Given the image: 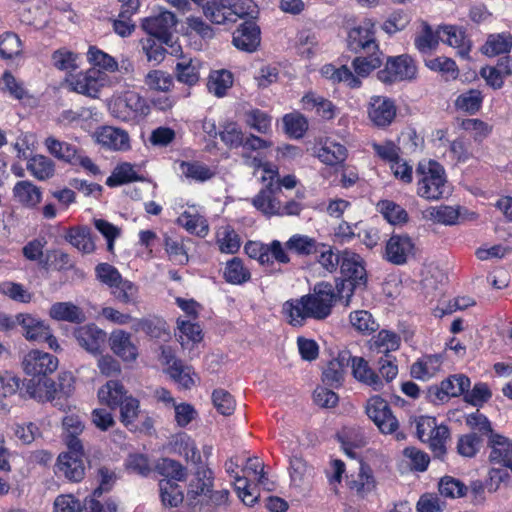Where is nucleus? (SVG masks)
Returning <instances> with one entry per match:
<instances>
[{"mask_svg": "<svg viewBox=\"0 0 512 512\" xmlns=\"http://www.w3.org/2000/svg\"><path fill=\"white\" fill-rule=\"evenodd\" d=\"M417 194L427 200H439L449 194L443 167L436 161L420 163L416 169Z\"/></svg>", "mask_w": 512, "mask_h": 512, "instance_id": "7ed1b4c3", "label": "nucleus"}, {"mask_svg": "<svg viewBox=\"0 0 512 512\" xmlns=\"http://www.w3.org/2000/svg\"><path fill=\"white\" fill-rule=\"evenodd\" d=\"M27 170L38 180H47L54 175L55 167L51 159L43 155L32 157L27 163Z\"/></svg>", "mask_w": 512, "mask_h": 512, "instance_id": "c03bdc74", "label": "nucleus"}, {"mask_svg": "<svg viewBox=\"0 0 512 512\" xmlns=\"http://www.w3.org/2000/svg\"><path fill=\"white\" fill-rule=\"evenodd\" d=\"M177 221L188 232L196 234L197 236L204 237L208 233L206 220L199 215H192L188 212H184L180 215Z\"/></svg>", "mask_w": 512, "mask_h": 512, "instance_id": "4d7b16f0", "label": "nucleus"}, {"mask_svg": "<svg viewBox=\"0 0 512 512\" xmlns=\"http://www.w3.org/2000/svg\"><path fill=\"white\" fill-rule=\"evenodd\" d=\"M159 490L162 504L166 507H177L183 501V493L180 486L173 480L162 479L159 481Z\"/></svg>", "mask_w": 512, "mask_h": 512, "instance_id": "a19ab883", "label": "nucleus"}, {"mask_svg": "<svg viewBox=\"0 0 512 512\" xmlns=\"http://www.w3.org/2000/svg\"><path fill=\"white\" fill-rule=\"evenodd\" d=\"M347 485L357 496L364 498L375 489L376 481L371 469L361 464L357 477L348 480Z\"/></svg>", "mask_w": 512, "mask_h": 512, "instance_id": "7c9ffc66", "label": "nucleus"}, {"mask_svg": "<svg viewBox=\"0 0 512 512\" xmlns=\"http://www.w3.org/2000/svg\"><path fill=\"white\" fill-rule=\"evenodd\" d=\"M58 394L56 383L48 377H32L24 384V396L38 402L53 401Z\"/></svg>", "mask_w": 512, "mask_h": 512, "instance_id": "2eb2a0df", "label": "nucleus"}, {"mask_svg": "<svg viewBox=\"0 0 512 512\" xmlns=\"http://www.w3.org/2000/svg\"><path fill=\"white\" fill-rule=\"evenodd\" d=\"M23 369L27 375L33 377H47L48 374L56 371L58 359L50 353L31 350L22 361Z\"/></svg>", "mask_w": 512, "mask_h": 512, "instance_id": "9d476101", "label": "nucleus"}, {"mask_svg": "<svg viewBox=\"0 0 512 512\" xmlns=\"http://www.w3.org/2000/svg\"><path fill=\"white\" fill-rule=\"evenodd\" d=\"M97 141L103 147L114 151L130 149V136L127 131L112 126H104L97 132Z\"/></svg>", "mask_w": 512, "mask_h": 512, "instance_id": "f3484780", "label": "nucleus"}, {"mask_svg": "<svg viewBox=\"0 0 512 512\" xmlns=\"http://www.w3.org/2000/svg\"><path fill=\"white\" fill-rule=\"evenodd\" d=\"M224 277L229 283L242 284L250 279V273L244 267L242 260L235 257L227 262Z\"/></svg>", "mask_w": 512, "mask_h": 512, "instance_id": "603ef678", "label": "nucleus"}, {"mask_svg": "<svg viewBox=\"0 0 512 512\" xmlns=\"http://www.w3.org/2000/svg\"><path fill=\"white\" fill-rule=\"evenodd\" d=\"M168 373L175 382L185 389H190L194 385L192 368L184 365L182 361H174L168 367Z\"/></svg>", "mask_w": 512, "mask_h": 512, "instance_id": "bf43d9fd", "label": "nucleus"}, {"mask_svg": "<svg viewBox=\"0 0 512 512\" xmlns=\"http://www.w3.org/2000/svg\"><path fill=\"white\" fill-rule=\"evenodd\" d=\"M176 24L175 14L170 11H163L158 15L145 18L141 26L147 34L156 38L160 43L171 45Z\"/></svg>", "mask_w": 512, "mask_h": 512, "instance_id": "423d86ee", "label": "nucleus"}, {"mask_svg": "<svg viewBox=\"0 0 512 512\" xmlns=\"http://www.w3.org/2000/svg\"><path fill=\"white\" fill-rule=\"evenodd\" d=\"M0 90L8 92L15 99L21 100L26 95L22 82L18 81L10 71H5L0 78Z\"/></svg>", "mask_w": 512, "mask_h": 512, "instance_id": "69168bd1", "label": "nucleus"}, {"mask_svg": "<svg viewBox=\"0 0 512 512\" xmlns=\"http://www.w3.org/2000/svg\"><path fill=\"white\" fill-rule=\"evenodd\" d=\"M65 240L82 253L94 251L95 244L90 235V229L83 226L71 227L65 234Z\"/></svg>", "mask_w": 512, "mask_h": 512, "instance_id": "72a5a7b5", "label": "nucleus"}, {"mask_svg": "<svg viewBox=\"0 0 512 512\" xmlns=\"http://www.w3.org/2000/svg\"><path fill=\"white\" fill-rule=\"evenodd\" d=\"M438 490L443 497L460 498L466 495L468 487L456 478L444 476L439 481Z\"/></svg>", "mask_w": 512, "mask_h": 512, "instance_id": "3c124183", "label": "nucleus"}, {"mask_svg": "<svg viewBox=\"0 0 512 512\" xmlns=\"http://www.w3.org/2000/svg\"><path fill=\"white\" fill-rule=\"evenodd\" d=\"M491 452L489 459L493 464H500L512 471V443L501 435H490Z\"/></svg>", "mask_w": 512, "mask_h": 512, "instance_id": "aec40b11", "label": "nucleus"}, {"mask_svg": "<svg viewBox=\"0 0 512 512\" xmlns=\"http://www.w3.org/2000/svg\"><path fill=\"white\" fill-rule=\"evenodd\" d=\"M111 295L120 303L137 304L138 287L123 277L110 288Z\"/></svg>", "mask_w": 512, "mask_h": 512, "instance_id": "e433bc0d", "label": "nucleus"}, {"mask_svg": "<svg viewBox=\"0 0 512 512\" xmlns=\"http://www.w3.org/2000/svg\"><path fill=\"white\" fill-rule=\"evenodd\" d=\"M369 54L368 57H356L353 60L352 66L358 76L366 77L371 71L381 66V53L370 52Z\"/></svg>", "mask_w": 512, "mask_h": 512, "instance_id": "680f3d73", "label": "nucleus"}, {"mask_svg": "<svg viewBox=\"0 0 512 512\" xmlns=\"http://www.w3.org/2000/svg\"><path fill=\"white\" fill-rule=\"evenodd\" d=\"M202 65V62L197 58L182 57L176 63L174 75L178 82L187 86H194L200 80Z\"/></svg>", "mask_w": 512, "mask_h": 512, "instance_id": "6ab92c4d", "label": "nucleus"}, {"mask_svg": "<svg viewBox=\"0 0 512 512\" xmlns=\"http://www.w3.org/2000/svg\"><path fill=\"white\" fill-rule=\"evenodd\" d=\"M482 100L483 97L479 90L470 89L457 97L455 105L460 110L474 114L480 109Z\"/></svg>", "mask_w": 512, "mask_h": 512, "instance_id": "864d4df0", "label": "nucleus"}, {"mask_svg": "<svg viewBox=\"0 0 512 512\" xmlns=\"http://www.w3.org/2000/svg\"><path fill=\"white\" fill-rule=\"evenodd\" d=\"M142 180L130 163H122L116 166L112 174L107 178L106 185L116 187L126 183Z\"/></svg>", "mask_w": 512, "mask_h": 512, "instance_id": "49530a36", "label": "nucleus"}, {"mask_svg": "<svg viewBox=\"0 0 512 512\" xmlns=\"http://www.w3.org/2000/svg\"><path fill=\"white\" fill-rule=\"evenodd\" d=\"M217 243L220 251L223 253L233 254L240 248V239L230 227H225L218 232Z\"/></svg>", "mask_w": 512, "mask_h": 512, "instance_id": "0e129e2a", "label": "nucleus"}, {"mask_svg": "<svg viewBox=\"0 0 512 512\" xmlns=\"http://www.w3.org/2000/svg\"><path fill=\"white\" fill-rule=\"evenodd\" d=\"M441 383L450 398L460 396L470 388V379L463 374L452 375Z\"/></svg>", "mask_w": 512, "mask_h": 512, "instance_id": "e2e57ef3", "label": "nucleus"}, {"mask_svg": "<svg viewBox=\"0 0 512 512\" xmlns=\"http://www.w3.org/2000/svg\"><path fill=\"white\" fill-rule=\"evenodd\" d=\"M512 48V35L510 33H499L490 35L485 45L482 47V52L493 57L499 54L508 53Z\"/></svg>", "mask_w": 512, "mask_h": 512, "instance_id": "58836bf2", "label": "nucleus"}, {"mask_svg": "<svg viewBox=\"0 0 512 512\" xmlns=\"http://www.w3.org/2000/svg\"><path fill=\"white\" fill-rule=\"evenodd\" d=\"M281 192L280 185L274 183L273 178L252 199L253 206L266 217L277 216L280 209V200L277 195Z\"/></svg>", "mask_w": 512, "mask_h": 512, "instance_id": "ddd939ff", "label": "nucleus"}, {"mask_svg": "<svg viewBox=\"0 0 512 512\" xmlns=\"http://www.w3.org/2000/svg\"><path fill=\"white\" fill-rule=\"evenodd\" d=\"M340 272L343 279L336 285L338 297L345 306H349L353 292L364 290L367 286L368 276L363 258L352 251H343Z\"/></svg>", "mask_w": 512, "mask_h": 512, "instance_id": "f03ea898", "label": "nucleus"}, {"mask_svg": "<svg viewBox=\"0 0 512 512\" xmlns=\"http://www.w3.org/2000/svg\"><path fill=\"white\" fill-rule=\"evenodd\" d=\"M285 247L300 256H308L318 252L319 244L311 237L296 234L286 242Z\"/></svg>", "mask_w": 512, "mask_h": 512, "instance_id": "a18cd8bd", "label": "nucleus"}, {"mask_svg": "<svg viewBox=\"0 0 512 512\" xmlns=\"http://www.w3.org/2000/svg\"><path fill=\"white\" fill-rule=\"evenodd\" d=\"M231 20L235 23L238 19L254 21L258 18L259 8L253 0H230Z\"/></svg>", "mask_w": 512, "mask_h": 512, "instance_id": "4c0bfd02", "label": "nucleus"}, {"mask_svg": "<svg viewBox=\"0 0 512 512\" xmlns=\"http://www.w3.org/2000/svg\"><path fill=\"white\" fill-rule=\"evenodd\" d=\"M49 316L57 321L81 324L86 321L84 311L72 302H56L49 309Z\"/></svg>", "mask_w": 512, "mask_h": 512, "instance_id": "393cba45", "label": "nucleus"}, {"mask_svg": "<svg viewBox=\"0 0 512 512\" xmlns=\"http://www.w3.org/2000/svg\"><path fill=\"white\" fill-rule=\"evenodd\" d=\"M111 113L124 122H135L150 113V106L139 93L127 91L117 97L111 105Z\"/></svg>", "mask_w": 512, "mask_h": 512, "instance_id": "20e7f679", "label": "nucleus"}, {"mask_svg": "<svg viewBox=\"0 0 512 512\" xmlns=\"http://www.w3.org/2000/svg\"><path fill=\"white\" fill-rule=\"evenodd\" d=\"M213 487V472L204 465L197 467L194 478L190 481L187 495L195 499L201 495H207Z\"/></svg>", "mask_w": 512, "mask_h": 512, "instance_id": "cd10ccee", "label": "nucleus"}, {"mask_svg": "<svg viewBox=\"0 0 512 512\" xmlns=\"http://www.w3.org/2000/svg\"><path fill=\"white\" fill-rule=\"evenodd\" d=\"M58 473L71 482H80L85 475L84 460L70 454H60L57 460Z\"/></svg>", "mask_w": 512, "mask_h": 512, "instance_id": "4be33fe9", "label": "nucleus"}, {"mask_svg": "<svg viewBox=\"0 0 512 512\" xmlns=\"http://www.w3.org/2000/svg\"><path fill=\"white\" fill-rule=\"evenodd\" d=\"M283 124L288 135L301 138L308 129L307 119L300 113H290L283 117Z\"/></svg>", "mask_w": 512, "mask_h": 512, "instance_id": "5fc2aeb1", "label": "nucleus"}, {"mask_svg": "<svg viewBox=\"0 0 512 512\" xmlns=\"http://www.w3.org/2000/svg\"><path fill=\"white\" fill-rule=\"evenodd\" d=\"M347 47L350 51L379 52L375 41L374 24L370 20H364L358 26L349 30L347 36Z\"/></svg>", "mask_w": 512, "mask_h": 512, "instance_id": "6e6552de", "label": "nucleus"}, {"mask_svg": "<svg viewBox=\"0 0 512 512\" xmlns=\"http://www.w3.org/2000/svg\"><path fill=\"white\" fill-rule=\"evenodd\" d=\"M104 74L98 69H89L69 80L70 88L80 94L96 98L103 86Z\"/></svg>", "mask_w": 512, "mask_h": 512, "instance_id": "f8f14e48", "label": "nucleus"}, {"mask_svg": "<svg viewBox=\"0 0 512 512\" xmlns=\"http://www.w3.org/2000/svg\"><path fill=\"white\" fill-rule=\"evenodd\" d=\"M401 343L400 336L389 330H381L370 341V349L382 356L391 355L390 352L399 349Z\"/></svg>", "mask_w": 512, "mask_h": 512, "instance_id": "c756f323", "label": "nucleus"}, {"mask_svg": "<svg viewBox=\"0 0 512 512\" xmlns=\"http://www.w3.org/2000/svg\"><path fill=\"white\" fill-rule=\"evenodd\" d=\"M321 71L326 78L331 79L333 82H344L350 88H358L361 85L360 79L345 65L335 68L333 65L328 64L324 65Z\"/></svg>", "mask_w": 512, "mask_h": 512, "instance_id": "ea45409f", "label": "nucleus"}, {"mask_svg": "<svg viewBox=\"0 0 512 512\" xmlns=\"http://www.w3.org/2000/svg\"><path fill=\"white\" fill-rule=\"evenodd\" d=\"M352 373L358 381L372 386L374 390H378L382 386L380 377L369 367L368 362L362 357H355L353 359Z\"/></svg>", "mask_w": 512, "mask_h": 512, "instance_id": "c9c22d12", "label": "nucleus"}, {"mask_svg": "<svg viewBox=\"0 0 512 512\" xmlns=\"http://www.w3.org/2000/svg\"><path fill=\"white\" fill-rule=\"evenodd\" d=\"M111 350L124 361L137 358V348L131 341V335L124 330H115L109 337Z\"/></svg>", "mask_w": 512, "mask_h": 512, "instance_id": "412c9836", "label": "nucleus"}, {"mask_svg": "<svg viewBox=\"0 0 512 512\" xmlns=\"http://www.w3.org/2000/svg\"><path fill=\"white\" fill-rule=\"evenodd\" d=\"M301 102L303 109L315 110V112L324 119H332L335 115V106L332 102L314 92L306 93L302 97Z\"/></svg>", "mask_w": 512, "mask_h": 512, "instance_id": "473e14b6", "label": "nucleus"}, {"mask_svg": "<svg viewBox=\"0 0 512 512\" xmlns=\"http://www.w3.org/2000/svg\"><path fill=\"white\" fill-rule=\"evenodd\" d=\"M366 414L382 433L391 434L398 429V420L387 401L380 396H373L367 401Z\"/></svg>", "mask_w": 512, "mask_h": 512, "instance_id": "0eeeda50", "label": "nucleus"}, {"mask_svg": "<svg viewBox=\"0 0 512 512\" xmlns=\"http://www.w3.org/2000/svg\"><path fill=\"white\" fill-rule=\"evenodd\" d=\"M426 216L441 224L454 225L456 224L460 211L459 207L441 205L439 207H432L426 211Z\"/></svg>", "mask_w": 512, "mask_h": 512, "instance_id": "8fccbe9b", "label": "nucleus"}, {"mask_svg": "<svg viewBox=\"0 0 512 512\" xmlns=\"http://www.w3.org/2000/svg\"><path fill=\"white\" fill-rule=\"evenodd\" d=\"M233 84V75L227 70L213 71L209 75L207 88L217 97H223Z\"/></svg>", "mask_w": 512, "mask_h": 512, "instance_id": "37998d69", "label": "nucleus"}, {"mask_svg": "<svg viewBox=\"0 0 512 512\" xmlns=\"http://www.w3.org/2000/svg\"><path fill=\"white\" fill-rule=\"evenodd\" d=\"M349 319L351 325L363 334H371L379 328V324L373 318L372 314L366 310L351 312Z\"/></svg>", "mask_w": 512, "mask_h": 512, "instance_id": "de8ad7c7", "label": "nucleus"}, {"mask_svg": "<svg viewBox=\"0 0 512 512\" xmlns=\"http://www.w3.org/2000/svg\"><path fill=\"white\" fill-rule=\"evenodd\" d=\"M438 30L433 32L432 28L427 24H423L422 32L415 38L416 48L423 53L431 51L436 48L439 43Z\"/></svg>", "mask_w": 512, "mask_h": 512, "instance_id": "338daca9", "label": "nucleus"}, {"mask_svg": "<svg viewBox=\"0 0 512 512\" xmlns=\"http://www.w3.org/2000/svg\"><path fill=\"white\" fill-rule=\"evenodd\" d=\"M180 171L186 178L196 181H206L212 178L213 172L204 164L182 161Z\"/></svg>", "mask_w": 512, "mask_h": 512, "instance_id": "052dcab7", "label": "nucleus"}, {"mask_svg": "<svg viewBox=\"0 0 512 512\" xmlns=\"http://www.w3.org/2000/svg\"><path fill=\"white\" fill-rule=\"evenodd\" d=\"M45 146L51 155L69 164L75 162L80 151L76 146L59 141L54 137H48L45 140Z\"/></svg>", "mask_w": 512, "mask_h": 512, "instance_id": "f704fd0d", "label": "nucleus"}, {"mask_svg": "<svg viewBox=\"0 0 512 512\" xmlns=\"http://www.w3.org/2000/svg\"><path fill=\"white\" fill-rule=\"evenodd\" d=\"M413 251L414 243L408 235L394 234L386 243L385 258L394 265H403Z\"/></svg>", "mask_w": 512, "mask_h": 512, "instance_id": "4468645a", "label": "nucleus"}, {"mask_svg": "<svg viewBox=\"0 0 512 512\" xmlns=\"http://www.w3.org/2000/svg\"><path fill=\"white\" fill-rule=\"evenodd\" d=\"M338 297L329 282L317 283L313 293L304 295L295 301H287L283 310L288 316V321L293 326H302L308 318L324 320L332 312V307Z\"/></svg>", "mask_w": 512, "mask_h": 512, "instance_id": "f257e3e1", "label": "nucleus"}, {"mask_svg": "<svg viewBox=\"0 0 512 512\" xmlns=\"http://www.w3.org/2000/svg\"><path fill=\"white\" fill-rule=\"evenodd\" d=\"M312 478V469L300 457H293L290 460V479L293 487L301 491L307 490Z\"/></svg>", "mask_w": 512, "mask_h": 512, "instance_id": "2f4dec72", "label": "nucleus"}, {"mask_svg": "<svg viewBox=\"0 0 512 512\" xmlns=\"http://www.w3.org/2000/svg\"><path fill=\"white\" fill-rule=\"evenodd\" d=\"M367 113L369 120L378 128L390 126L397 113L395 102L385 96H372L370 98Z\"/></svg>", "mask_w": 512, "mask_h": 512, "instance_id": "1a4fd4ad", "label": "nucleus"}, {"mask_svg": "<svg viewBox=\"0 0 512 512\" xmlns=\"http://www.w3.org/2000/svg\"><path fill=\"white\" fill-rule=\"evenodd\" d=\"M438 38L443 43L457 49V53L462 58L468 57L471 49V42L466 37L462 28L453 25H444L438 28Z\"/></svg>", "mask_w": 512, "mask_h": 512, "instance_id": "a211bd4d", "label": "nucleus"}, {"mask_svg": "<svg viewBox=\"0 0 512 512\" xmlns=\"http://www.w3.org/2000/svg\"><path fill=\"white\" fill-rule=\"evenodd\" d=\"M377 209L391 224H401L408 220V214L404 208L390 200L378 202Z\"/></svg>", "mask_w": 512, "mask_h": 512, "instance_id": "09e8293b", "label": "nucleus"}, {"mask_svg": "<svg viewBox=\"0 0 512 512\" xmlns=\"http://www.w3.org/2000/svg\"><path fill=\"white\" fill-rule=\"evenodd\" d=\"M317 156L326 165L343 164L347 158V149L339 143L329 142L319 149Z\"/></svg>", "mask_w": 512, "mask_h": 512, "instance_id": "79ce46f5", "label": "nucleus"}, {"mask_svg": "<svg viewBox=\"0 0 512 512\" xmlns=\"http://www.w3.org/2000/svg\"><path fill=\"white\" fill-rule=\"evenodd\" d=\"M22 51V42L13 32H5L0 36V55L4 59L18 56Z\"/></svg>", "mask_w": 512, "mask_h": 512, "instance_id": "6e6d98bb", "label": "nucleus"}, {"mask_svg": "<svg viewBox=\"0 0 512 512\" xmlns=\"http://www.w3.org/2000/svg\"><path fill=\"white\" fill-rule=\"evenodd\" d=\"M416 65L408 55H400L387 59L385 68L378 71V79L385 84L411 80L416 75Z\"/></svg>", "mask_w": 512, "mask_h": 512, "instance_id": "39448f33", "label": "nucleus"}, {"mask_svg": "<svg viewBox=\"0 0 512 512\" xmlns=\"http://www.w3.org/2000/svg\"><path fill=\"white\" fill-rule=\"evenodd\" d=\"M17 322L23 329V335L29 341L42 342L50 330L43 320L30 314H18Z\"/></svg>", "mask_w": 512, "mask_h": 512, "instance_id": "b1692460", "label": "nucleus"}, {"mask_svg": "<svg viewBox=\"0 0 512 512\" xmlns=\"http://www.w3.org/2000/svg\"><path fill=\"white\" fill-rule=\"evenodd\" d=\"M13 197L21 205L27 208H34L41 202L42 192L32 182L23 180L15 184Z\"/></svg>", "mask_w": 512, "mask_h": 512, "instance_id": "a878e982", "label": "nucleus"}, {"mask_svg": "<svg viewBox=\"0 0 512 512\" xmlns=\"http://www.w3.org/2000/svg\"><path fill=\"white\" fill-rule=\"evenodd\" d=\"M230 0H207L202 4L205 17L214 24L222 25L230 23Z\"/></svg>", "mask_w": 512, "mask_h": 512, "instance_id": "c85d7f7f", "label": "nucleus"}, {"mask_svg": "<svg viewBox=\"0 0 512 512\" xmlns=\"http://www.w3.org/2000/svg\"><path fill=\"white\" fill-rule=\"evenodd\" d=\"M128 396L127 390L119 381L110 380L98 390V398L102 404L114 410Z\"/></svg>", "mask_w": 512, "mask_h": 512, "instance_id": "bb28decb", "label": "nucleus"}, {"mask_svg": "<svg viewBox=\"0 0 512 512\" xmlns=\"http://www.w3.org/2000/svg\"><path fill=\"white\" fill-rule=\"evenodd\" d=\"M233 45L241 51L252 53L261 43L260 27L255 21L245 20L233 33Z\"/></svg>", "mask_w": 512, "mask_h": 512, "instance_id": "9b49d317", "label": "nucleus"}, {"mask_svg": "<svg viewBox=\"0 0 512 512\" xmlns=\"http://www.w3.org/2000/svg\"><path fill=\"white\" fill-rule=\"evenodd\" d=\"M145 84L152 90L167 92L173 86L172 75L162 70H152L145 76Z\"/></svg>", "mask_w": 512, "mask_h": 512, "instance_id": "13d9d810", "label": "nucleus"}, {"mask_svg": "<svg viewBox=\"0 0 512 512\" xmlns=\"http://www.w3.org/2000/svg\"><path fill=\"white\" fill-rule=\"evenodd\" d=\"M212 401L222 415L229 416L235 410L236 403L233 396L224 389H215L212 393Z\"/></svg>", "mask_w": 512, "mask_h": 512, "instance_id": "774afa93", "label": "nucleus"}, {"mask_svg": "<svg viewBox=\"0 0 512 512\" xmlns=\"http://www.w3.org/2000/svg\"><path fill=\"white\" fill-rule=\"evenodd\" d=\"M440 355H424L411 365L410 373L415 379L426 381L434 377L441 369Z\"/></svg>", "mask_w": 512, "mask_h": 512, "instance_id": "5701e85b", "label": "nucleus"}, {"mask_svg": "<svg viewBox=\"0 0 512 512\" xmlns=\"http://www.w3.org/2000/svg\"><path fill=\"white\" fill-rule=\"evenodd\" d=\"M73 335L77 343L87 352L96 354L105 341L106 333L95 324H88L76 328Z\"/></svg>", "mask_w": 512, "mask_h": 512, "instance_id": "dca6fc26", "label": "nucleus"}]
</instances>
